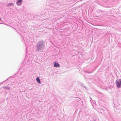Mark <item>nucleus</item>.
Returning a JSON list of instances; mask_svg holds the SVG:
<instances>
[{"label":"nucleus","mask_w":121,"mask_h":121,"mask_svg":"<svg viewBox=\"0 0 121 121\" xmlns=\"http://www.w3.org/2000/svg\"><path fill=\"white\" fill-rule=\"evenodd\" d=\"M54 66L55 67H60V65L58 63L55 62V63L54 64Z\"/></svg>","instance_id":"obj_4"},{"label":"nucleus","mask_w":121,"mask_h":121,"mask_svg":"<svg viewBox=\"0 0 121 121\" xmlns=\"http://www.w3.org/2000/svg\"><path fill=\"white\" fill-rule=\"evenodd\" d=\"M22 3V0H18L17 1V5L19 6L21 5Z\"/></svg>","instance_id":"obj_3"},{"label":"nucleus","mask_w":121,"mask_h":121,"mask_svg":"<svg viewBox=\"0 0 121 121\" xmlns=\"http://www.w3.org/2000/svg\"><path fill=\"white\" fill-rule=\"evenodd\" d=\"M117 86V87L120 88L121 87V80L118 79L117 80L116 82Z\"/></svg>","instance_id":"obj_1"},{"label":"nucleus","mask_w":121,"mask_h":121,"mask_svg":"<svg viewBox=\"0 0 121 121\" xmlns=\"http://www.w3.org/2000/svg\"><path fill=\"white\" fill-rule=\"evenodd\" d=\"M3 87L5 89H10V87H4V86Z\"/></svg>","instance_id":"obj_7"},{"label":"nucleus","mask_w":121,"mask_h":121,"mask_svg":"<svg viewBox=\"0 0 121 121\" xmlns=\"http://www.w3.org/2000/svg\"><path fill=\"white\" fill-rule=\"evenodd\" d=\"M12 5L13 6V4L12 3H9V4H8V6H12Z\"/></svg>","instance_id":"obj_6"},{"label":"nucleus","mask_w":121,"mask_h":121,"mask_svg":"<svg viewBox=\"0 0 121 121\" xmlns=\"http://www.w3.org/2000/svg\"><path fill=\"white\" fill-rule=\"evenodd\" d=\"M38 48H41L43 46V43L41 42H39L38 43Z\"/></svg>","instance_id":"obj_2"},{"label":"nucleus","mask_w":121,"mask_h":121,"mask_svg":"<svg viewBox=\"0 0 121 121\" xmlns=\"http://www.w3.org/2000/svg\"><path fill=\"white\" fill-rule=\"evenodd\" d=\"M36 80L37 81V82L39 83H41V82H40V79H39V78L38 77L36 79Z\"/></svg>","instance_id":"obj_5"}]
</instances>
